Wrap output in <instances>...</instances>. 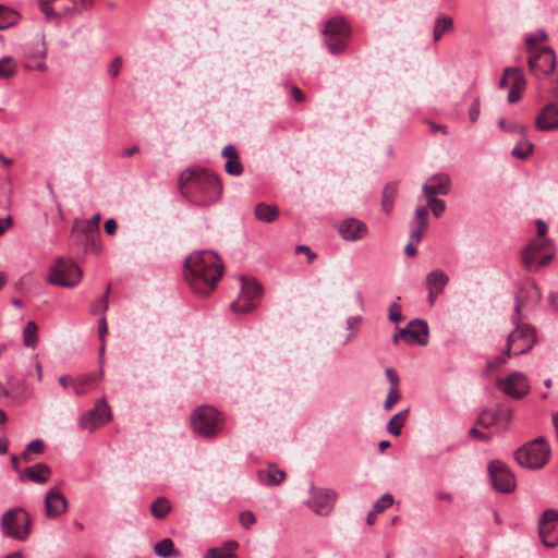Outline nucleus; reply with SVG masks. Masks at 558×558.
<instances>
[{"label":"nucleus","mask_w":558,"mask_h":558,"mask_svg":"<svg viewBox=\"0 0 558 558\" xmlns=\"http://www.w3.org/2000/svg\"><path fill=\"white\" fill-rule=\"evenodd\" d=\"M185 280L199 295H208L223 274L220 257L211 251L195 252L184 263Z\"/></svg>","instance_id":"nucleus-1"},{"label":"nucleus","mask_w":558,"mask_h":558,"mask_svg":"<svg viewBox=\"0 0 558 558\" xmlns=\"http://www.w3.org/2000/svg\"><path fill=\"white\" fill-rule=\"evenodd\" d=\"M180 193L199 206L215 203L222 193L219 178L199 168L186 169L178 180Z\"/></svg>","instance_id":"nucleus-2"},{"label":"nucleus","mask_w":558,"mask_h":558,"mask_svg":"<svg viewBox=\"0 0 558 558\" xmlns=\"http://www.w3.org/2000/svg\"><path fill=\"white\" fill-rule=\"evenodd\" d=\"M193 430L203 437L216 436L223 426V416L215 408L201 405L191 414Z\"/></svg>","instance_id":"nucleus-3"},{"label":"nucleus","mask_w":558,"mask_h":558,"mask_svg":"<svg viewBox=\"0 0 558 558\" xmlns=\"http://www.w3.org/2000/svg\"><path fill=\"white\" fill-rule=\"evenodd\" d=\"M550 448L544 437H538L515 451V460L526 469H542L549 460Z\"/></svg>","instance_id":"nucleus-4"},{"label":"nucleus","mask_w":558,"mask_h":558,"mask_svg":"<svg viewBox=\"0 0 558 558\" xmlns=\"http://www.w3.org/2000/svg\"><path fill=\"white\" fill-rule=\"evenodd\" d=\"M1 531L7 537L26 541L31 534V518L23 508H12L1 518Z\"/></svg>","instance_id":"nucleus-5"},{"label":"nucleus","mask_w":558,"mask_h":558,"mask_svg":"<svg viewBox=\"0 0 558 558\" xmlns=\"http://www.w3.org/2000/svg\"><path fill=\"white\" fill-rule=\"evenodd\" d=\"M82 276V269L72 259L60 257L51 265L47 280L53 286L72 288L80 283Z\"/></svg>","instance_id":"nucleus-6"},{"label":"nucleus","mask_w":558,"mask_h":558,"mask_svg":"<svg viewBox=\"0 0 558 558\" xmlns=\"http://www.w3.org/2000/svg\"><path fill=\"white\" fill-rule=\"evenodd\" d=\"M554 257L547 239L531 241L522 253V262L526 270L536 271L547 265Z\"/></svg>","instance_id":"nucleus-7"},{"label":"nucleus","mask_w":558,"mask_h":558,"mask_svg":"<svg viewBox=\"0 0 558 558\" xmlns=\"http://www.w3.org/2000/svg\"><path fill=\"white\" fill-rule=\"evenodd\" d=\"M536 342L535 329L530 325H518L509 333L505 354L507 356L520 355L530 351Z\"/></svg>","instance_id":"nucleus-8"},{"label":"nucleus","mask_w":558,"mask_h":558,"mask_svg":"<svg viewBox=\"0 0 558 558\" xmlns=\"http://www.w3.org/2000/svg\"><path fill=\"white\" fill-rule=\"evenodd\" d=\"M262 286L253 280L241 278V292L235 301L231 303L234 313H248L254 310L262 296Z\"/></svg>","instance_id":"nucleus-9"},{"label":"nucleus","mask_w":558,"mask_h":558,"mask_svg":"<svg viewBox=\"0 0 558 558\" xmlns=\"http://www.w3.org/2000/svg\"><path fill=\"white\" fill-rule=\"evenodd\" d=\"M488 474L493 487L502 494L514 490L517 483L513 473L501 461H492L488 464Z\"/></svg>","instance_id":"nucleus-10"},{"label":"nucleus","mask_w":558,"mask_h":558,"mask_svg":"<svg viewBox=\"0 0 558 558\" xmlns=\"http://www.w3.org/2000/svg\"><path fill=\"white\" fill-rule=\"evenodd\" d=\"M110 418L111 413L108 404L105 400H98L93 409L81 415L78 425L81 429L93 433L100 426L108 423Z\"/></svg>","instance_id":"nucleus-11"},{"label":"nucleus","mask_w":558,"mask_h":558,"mask_svg":"<svg viewBox=\"0 0 558 558\" xmlns=\"http://www.w3.org/2000/svg\"><path fill=\"white\" fill-rule=\"evenodd\" d=\"M541 299L542 293L536 282L531 278L525 279L515 294L517 316L513 318V323L519 324V313L522 307H534L539 303Z\"/></svg>","instance_id":"nucleus-12"},{"label":"nucleus","mask_w":558,"mask_h":558,"mask_svg":"<svg viewBox=\"0 0 558 558\" xmlns=\"http://www.w3.org/2000/svg\"><path fill=\"white\" fill-rule=\"evenodd\" d=\"M538 533L542 543L547 547L558 545V512L547 510L543 513L538 522Z\"/></svg>","instance_id":"nucleus-13"},{"label":"nucleus","mask_w":558,"mask_h":558,"mask_svg":"<svg viewBox=\"0 0 558 558\" xmlns=\"http://www.w3.org/2000/svg\"><path fill=\"white\" fill-rule=\"evenodd\" d=\"M529 66L533 72L551 74L556 69V56L551 48L542 47L537 52L529 57Z\"/></svg>","instance_id":"nucleus-14"},{"label":"nucleus","mask_w":558,"mask_h":558,"mask_svg":"<svg viewBox=\"0 0 558 558\" xmlns=\"http://www.w3.org/2000/svg\"><path fill=\"white\" fill-rule=\"evenodd\" d=\"M498 387L514 399L524 397L530 390L529 380L522 373L510 374L506 379L498 381Z\"/></svg>","instance_id":"nucleus-15"},{"label":"nucleus","mask_w":558,"mask_h":558,"mask_svg":"<svg viewBox=\"0 0 558 558\" xmlns=\"http://www.w3.org/2000/svg\"><path fill=\"white\" fill-rule=\"evenodd\" d=\"M337 494L331 489H318L312 493L307 506L318 514H327L333 507Z\"/></svg>","instance_id":"nucleus-16"},{"label":"nucleus","mask_w":558,"mask_h":558,"mask_svg":"<svg viewBox=\"0 0 558 558\" xmlns=\"http://www.w3.org/2000/svg\"><path fill=\"white\" fill-rule=\"evenodd\" d=\"M45 514L48 519H56L68 510V501L63 494L51 488L45 496Z\"/></svg>","instance_id":"nucleus-17"},{"label":"nucleus","mask_w":558,"mask_h":558,"mask_svg":"<svg viewBox=\"0 0 558 558\" xmlns=\"http://www.w3.org/2000/svg\"><path fill=\"white\" fill-rule=\"evenodd\" d=\"M339 233L343 240L355 242L366 236L367 227L359 219L349 218L340 223Z\"/></svg>","instance_id":"nucleus-18"},{"label":"nucleus","mask_w":558,"mask_h":558,"mask_svg":"<svg viewBox=\"0 0 558 558\" xmlns=\"http://www.w3.org/2000/svg\"><path fill=\"white\" fill-rule=\"evenodd\" d=\"M405 343L425 345L428 342V326L424 320H413L404 328Z\"/></svg>","instance_id":"nucleus-19"},{"label":"nucleus","mask_w":558,"mask_h":558,"mask_svg":"<svg viewBox=\"0 0 558 558\" xmlns=\"http://www.w3.org/2000/svg\"><path fill=\"white\" fill-rule=\"evenodd\" d=\"M449 191L450 178L445 173L430 177L422 186V192L425 196L447 195Z\"/></svg>","instance_id":"nucleus-20"},{"label":"nucleus","mask_w":558,"mask_h":558,"mask_svg":"<svg viewBox=\"0 0 558 558\" xmlns=\"http://www.w3.org/2000/svg\"><path fill=\"white\" fill-rule=\"evenodd\" d=\"M506 74L511 75L508 101L515 104L522 97V92L526 87V80L520 68H506Z\"/></svg>","instance_id":"nucleus-21"},{"label":"nucleus","mask_w":558,"mask_h":558,"mask_svg":"<svg viewBox=\"0 0 558 558\" xmlns=\"http://www.w3.org/2000/svg\"><path fill=\"white\" fill-rule=\"evenodd\" d=\"M536 128L539 131L558 129V104H548L536 118Z\"/></svg>","instance_id":"nucleus-22"},{"label":"nucleus","mask_w":558,"mask_h":558,"mask_svg":"<svg viewBox=\"0 0 558 558\" xmlns=\"http://www.w3.org/2000/svg\"><path fill=\"white\" fill-rule=\"evenodd\" d=\"M51 473L52 471L49 465L45 463H37L26 468L23 472H21L20 480L22 482L32 481L36 484H45L48 482Z\"/></svg>","instance_id":"nucleus-23"},{"label":"nucleus","mask_w":558,"mask_h":558,"mask_svg":"<svg viewBox=\"0 0 558 558\" xmlns=\"http://www.w3.org/2000/svg\"><path fill=\"white\" fill-rule=\"evenodd\" d=\"M47 48L46 44L43 38L36 39V56L28 57L27 61L25 62V68L28 70H36L44 72L46 71L47 66L45 63V57H46Z\"/></svg>","instance_id":"nucleus-24"},{"label":"nucleus","mask_w":558,"mask_h":558,"mask_svg":"<svg viewBox=\"0 0 558 558\" xmlns=\"http://www.w3.org/2000/svg\"><path fill=\"white\" fill-rule=\"evenodd\" d=\"M501 418L509 422L512 418L511 411H509V410H499V411L484 410L480 414V416L477 418V423L480 425H482L483 427L488 428V427L493 426L495 423H497L498 421H500Z\"/></svg>","instance_id":"nucleus-25"},{"label":"nucleus","mask_w":558,"mask_h":558,"mask_svg":"<svg viewBox=\"0 0 558 558\" xmlns=\"http://www.w3.org/2000/svg\"><path fill=\"white\" fill-rule=\"evenodd\" d=\"M41 12L46 15V19L49 21L53 17H57L61 14V12H68L75 8L74 2H71L69 5L63 3V0H49L48 2H43L40 4Z\"/></svg>","instance_id":"nucleus-26"},{"label":"nucleus","mask_w":558,"mask_h":558,"mask_svg":"<svg viewBox=\"0 0 558 558\" xmlns=\"http://www.w3.org/2000/svg\"><path fill=\"white\" fill-rule=\"evenodd\" d=\"M448 282L449 277L442 269L439 268L428 272L425 278V287L427 290H436L442 292Z\"/></svg>","instance_id":"nucleus-27"},{"label":"nucleus","mask_w":558,"mask_h":558,"mask_svg":"<svg viewBox=\"0 0 558 558\" xmlns=\"http://www.w3.org/2000/svg\"><path fill=\"white\" fill-rule=\"evenodd\" d=\"M258 478L265 485H279L286 477V473L275 464H269L266 469L258 471Z\"/></svg>","instance_id":"nucleus-28"},{"label":"nucleus","mask_w":558,"mask_h":558,"mask_svg":"<svg viewBox=\"0 0 558 558\" xmlns=\"http://www.w3.org/2000/svg\"><path fill=\"white\" fill-rule=\"evenodd\" d=\"M351 32L350 24L343 17L335 16L325 25L323 35H349Z\"/></svg>","instance_id":"nucleus-29"},{"label":"nucleus","mask_w":558,"mask_h":558,"mask_svg":"<svg viewBox=\"0 0 558 558\" xmlns=\"http://www.w3.org/2000/svg\"><path fill=\"white\" fill-rule=\"evenodd\" d=\"M254 215L257 220L269 223L277 219L279 210L277 206L259 203L255 206Z\"/></svg>","instance_id":"nucleus-30"},{"label":"nucleus","mask_w":558,"mask_h":558,"mask_svg":"<svg viewBox=\"0 0 558 558\" xmlns=\"http://www.w3.org/2000/svg\"><path fill=\"white\" fill-rule=\"evenodd\" d=\"M20 20V14L2 4H0V31H5L15 25Z\"/></svg>","instance_id":"nucleus-31"},{"label":"nucleus","mask_w":558,"mask_h":558,"mask_svg":"<svg viewBox=\"0 0 558 558\" xmlns=\"http://www.w3.org/2000/svg\"><path fill=\"white\" fill-rule=\"evenodd\" d=\"M38 341V327L34 322H28L23 330V344L35 348Z\"/></svg>","instance_id":"nucleus-32"},{"label":"nucleus","mask_w":558,"mask_h":558,"mask_svg":"<svg viewBox=\"0 0 558 558\" xmlns=\"http://www.w3.org/2000/svg\"><path fill=\"white\" fill-rule=\"evenodd\" d=\"M170 510V501L165 497H158L150 506L151 514L156 519H163Z\"/></svg>","instance_id":"nucleus-33"},{"label":"nucleus","mask_w":558,"mask_h":558,"mask_svg":"<svg viewBox=\"0 0 558 558\" xmlns=\"http://www.w3.org/2000/svg\"><path fill=\"white\" fill-rule=\"evenodd\" d=\"M397 195V185L395 183L387 184L383 191L381 206L389 214L393 207V201Z\"/></svg>","instance_id":"nucleus-34"},{"label":"nucleus","mask_w":558,"mask_h":558,"mask_svg":"<svg viewBox=\"0 0 558 558\" xmlns=\"http://www.w3.org/2000/svg\"><path fill=\"white\" fill-rule=\"evenodd\" d=\"M407 414H408V410H404V411L397 413L389 420V422L387 424V429L391 435H393V436L400 435Z\"/></svg>","instance_id":"nucleus-35"},{"label":"nucleus","mask_w":558,"mask_h":558,"mask_svg":"<svg viewBox=\"0 0 558 558\" xmlns=\"http://www.w3.org/2000/svg\"><path fill=\"white\" fill-rule=\"evenodd\" d=\"M533 150V144L527 140H521L511 150V155L518 159L527 158Z\"/></svg>","instance_id":"nucleus-36"},{"label":"nucleus","mask_w":558,"mask_h":558,"mask_svg":"<svg viewBox=\"0 0 558 558\" xmlns=\"http://www.w3.org/2000/svg\"><path fill=\"white\" fill-rule=\"evenodd\" d=\"M229 545H230L229 549L217 548V547L209 548L207 550L206 555L204 556V558H236V555L231 553V549L236 547V543L230 542Z\"/></svg>","instance_id":"nucleus-37"},{"label":"nucleus","mask_w":558,"mask_h":558,"mask_svg":"<svg viewBox=\"0 0 558 558\" xmlns=\"http://www.w3.org/2000/svg\"><path fill=\"white\" fill-rule=\"evenodd\" d=\"M16 63L11 57H4L0 60V78L7 80L12 77L16 72Z\"/></svg>","instance_id":"nucleus-38"},{"label":"nucleus","mask_w":558,"mask_h":558,"mask_svg":"<svg viewBox=\"0 0 558 558\" xmlns=\"http://www.w3.org/2000/svg\"><path fill=\"white\" fill-rule=\"evenodd\" d=\"M154 549L160 557H170L174 553V545L170 538H163L155 545Z\"/></svg>","instance_id":"nucleus-39"},{"label":"nucleus","mask_w":558,"mask_h":558,"mask_svg":"<svg viewBox=\"0 0 558 558\" xmlns=\"http://www.w3.org/2000/svg\"><path fill=\"white\" fill-rule=\"evenodd\" d=\"M325 44L333 54L341 52L347 46L344 37H325Z\"/></svg>","instance_id":"nucleus-40"},{"label":"nucleus","mask_w":558,"mask_h":558,"mask_svg":"<svg viewBox=\"0 0 558 558\" xmlns=\"http://www.w3.org/2000/svg\"><path fill=\"white\" fill-rule=\"evenodd\" d=\"M453 32V20L449 16L439 19L434 26L433 35H444Z\"/></svg>","instance_id":"nucleus-41"},{"label":"nucleus","mask_w":558,"mask_h":558,"mask_svg":"<svg viewBox=\"0 0 558 558\" xmlns=\"http://www.w3.org/2000/svg\"><path fill=\"white\" fill-rule=\"evenodd\" d=\"M427 204L432 209L434 216L439 217L446 209V203L442 199L437 198L436 196H426Z\"/></svg>","instance_id":"nucleus-42"},{"label":"nucleus","mask_w":558,"mask_h":558,"mask_svg":"<svg viewBox=\"0 0 558 558\" xmlns=\"http://www.w3.org/2000/svg\"><path fill=\"white\" fill-rule=\"evenodd\" d=\"M44 449H45L44 441L40 439H35L27 445L26 450L23 452V458L25 460H28V454L31 452L40 454L44 452Z\"/></svg>","instance_id":"nucleus-43"},{"label":"nucleus","mask_w":558,"mask_h":558,"mask_svg":"<svg viewBox=\"0 0 558 558\" xmlns=\"http://www.w3.org/2000/svg\"><path fill=\"white\" fill-rule=\"evenodd\" d=\"M225 170L230 175H240L243 172V166L239 158L227 160Z\"/></svg>","instance_id":"nucleus-44"},{"label":"nucleus","mask_w":558,"mask_h":558,"mask_svg":"<svg viewBox=\"0 0 558 558\" xmlns=\"http://www.w3.org/2000/svg\"><path fill=\"white\" fill-rule=\"evenodd\" d=\"M109 293V288L106 290V294ZM108 310V298L107 295H104L99 298L97 301H95L90 306V312L93 314L101 313L104 314Z\"/></svg>","instance_id":"nucleus-45"},{"label":"nucleus","mask_w":558,"mask_h":558,"mask_svg":"<svg viewBox=\"0 0 558 558\" xmlns=\"http://www.w3.org/2000/svg\"><path fill=\"white\" fill-rule=\"evenodd\" d=\"M393 504V497L390 494H384L375 504L374 512H381Z\"/></svg>","instance_id":"nucleus-46"},{"label":"nucleus","mask_w":558,"mask_h":558,"mask_svg":"<svg viewBox=\"0 0 558 558\" xmlns=\"http://www.w3.org/2000/svg\"><path fill=\"white\" fill-rule=\"evenodd\" d=\"M108 332V326H107V320H106V317L102 316L99 320H98V337H99V340H100V354L104 353L105 351V339H106V335Z\"/></svg>","instance_id":"nucleus-47"},{"label":"nucleus","mask_w":558,"mask_h":558,"mask_svg":"<svg viewBox=\"0 0 558 558\" xmlns=\"http://www.w3.org/2000/svg\"><path fill=\"white\" fill-rule=\"evenodd\" d=\"M400 399L399 388H390L388 396L385 400V410H390L392 405Z\"/></svg>","instance_id":"nucleus-48"},{"label":"nucleus","mask_w":558,"mask_h":558,"mask_svg":"<svg viewBox=\"0 0 558 558\" xmlns=\"http://www.w3.org/2000/svg\"><path fill=\"white\" fill-rule=\"evenodd\" d=\"M241 525L244 529H250L256 521V518L252 511H243L239 515Z\"/></svg>","instance_id":"nucleus-49"},{"label":"nucleus","mask_w":558,"mask_h":558,"mask_svg":"<svg viewBox=\"0 0 558 558\" xmlns=\"http://www.w3.org/2000/svg\"><path fill=\"white\" fill-rule=\"evenodd\" d=\"M389 319L393 323H399L402 319L401 307L398 303H392L389 306Z\"/></svg>","instance_id":"nucleus-50"},{"label":"nucleus","mask_w":558,"mask_h":558,"mask_svg":"<svg viewBox=\"0 0 558 558\" xmlns=\"http://www.w3.org/2000/svg\"><path fill=\"white\" fill-rule=\"evenodd\" d=\"M78 378H80V383H83V385H85L87 390L89 388H92L95 385V383L98 380L97 374H85V375L78 376Z\"/></svg>","instance_id":"nucleus-51"},{"label":"nucleus","mask_w":558,"mask_h":558,"mask_svg":"<svg viewBox=\"0 0 558 558\" xmlns=\"http://www.w3.org/2000/svg\"><path fill=\"white\" fill-rule=\"evenodd\" d=\"M295 252L296 253H303L306 256L308 264L313 263L314 259L316 258V254L307 245H299V246H296L295 247Z\"/></svg>","instance_id":"nucleus-52"},{"label":"nucleus","mask_w":558,"mask_h":558,"mask_svg":"<svg viewBox=\"0 0 558 558\" xmlns=\"http://www.w3.org/2000/svg\"><path fill=\"white\" fill-rule=\"evenodd\" d=\"M426 215H427V208L420 206L415 210V218L418 221V226H422V228H426Z\"/></svg>","instance_id":"nucleus-53"},{"label":"nucleus","mask_w":558,"mask_h":558,"mask_svg":"<svg viewBox=\"0 0 558 558\" xmlns=\"http://www.w3.org/2000/svg\"><path fill=\"white\" fill-rule=\"evenodd\" d=\"M222 156L225 158H227V160H230V159L233 160V159L239 158L236 148L231 144L225 146V148L222 149Z\"/></svg>","instance_id":"nucleus-54"},{"label":"nucleus","mask_w":558,"mask_h":558,"mask_svg":"<svg viewBox=\"0 0 558 558\" xmlns=\"http://www.w3.org/2000/svg\"><path fill=\"white\" fill-rule=\"evenodd\" d=\"M480 108H481V105H480V100L478 99H474V101L472 102L471 105V108H470V119L472 122H475L480 116Z\"/></svg>","instance_id":"nucleus-55"},{"label":"nucleus","mask_w":558,"mask_h":558,"mask_svg":"<svg viewBox=\"0 0 558 558\" xmlns=\"http://www.w3.org/2000/svg\"><path fill=\"white\" fill-rule=\"evenodd\" d=\"M386 376L390 383V388H399V377L392 368L386 369Z\"/></svg>","instance_id":"nucleus-56"},{"label":"nucleus","mask_w":558,"mask_h":558,"mask_svg":"<svg viewBox=\"0 0 558 558\" xmlns=\"http://www.w3.org/2000/svg\"><path fill=\"white\" fill-rule=\"evenodd\" d=\"M122 65V60L121 58H116L111 64L109 65V73L111 74V76L116 77L120 71V68Z\"/></svg>","instance_id":"nucleus-57"},{"label":"nucleus","mask_w":558,"mask_h":558,"mask_svg":"<svg viewBox=\"0 0 558 558\" xmlns=\"http://www.w3.org/2000/svg\"><path fill=\"white\" fill-rule=\"evenodd\" d=\"M290 93H291V96L293 97V99L296 102H303L306 99V97L303 94V92L299 87H296V86H292Z\"/></svg>","instance_id":"nucleus-58"},{"label":"nucleus","mask_w":558,"mask_h":558,"mask_svg":"<svg viewBox=\"0 0 558 558\" xmlns=\"http://www.w3.org/2000/svg\"><path fill=\"white\" fill-rule=\"evenodd\" d=\"M425 229L426 228H422V226H418L417 229H415L411 232L410 239H411L412 243L417 244L421 242L422 235H423V232Z\"/></svg>","instance_id":"nucleus-59"},{"label":"nucleus","mask_w":558,"mask_h":558,"mask_svg":"<svg viewBox=\"0 0 558 558\" xmlns=\"http://www.w3.org/2000/svg\"><path fill=\"white\" fill-rule=\"evenodd\" d=\"M72 385H73L74 392L76 396H82L87 391V388L85 387V385H83V383H80L78 377L75 380H73Z\"/></svg>","instance_id":"nucleus-60"},{"label":"nucleus","mask_w":558,"mask_h":558,"mask_svg":"<svg viewBox=\"0 0 558 558\" xmlns=\"http://www.w3.org/2000/svg\"><path fill=\"white\" fill-rule=\"evenodd\" d=\"M13 226V219L11 216H8L4 219H0V236L5 232L8 228Z\"/></svg>","instance_id":"nucleus-61"},{"label":"nucleus","mask_w":558,"mask_h":558,"mask_svg":"<svg viewBox=\"0 0 558 558\" xmlns=\"http://www.w3.org/2000/svg\"><path fill=\"white\" fill-rule=\"evenodd\" d=\"M116 230H117V221L112 218L106 220L105 222V231L109 234V235H112L116 233Z\"/></svg>","instance_id":"nucleus-62"},{"label":"nucleus","mask_w":558,"mask_h":558,"mask_svg":"<svg viewBox=\"0 0 558 558\" xmlns=\"http://www.w3.org/2000/svg\"><path fill=\"white\" fill-rule=\"evenodd\" d=\"M536 227H537V234H538V239H544L543 236L546 234L547 230H548V226L546 222H544L543 220L538 219L536 221Z\"/></svg>","instance_id":"nucleus-63"},{"label":"nucleus","mask_w":558,"mask_h":558,"mask_svg":"<svg viewBox=\"0 0 558 558\" xmlns=\"http://www.w3.org/2000/svg\"><path fill=\"white\" fill-rule=\"evenodd\" d=\"M404 254L409 257H413L415 254H416V247H415V243H412L410 242L405 247H404Z\"/></svg>","instance_id":"nucleus-64"}]
</instances>
